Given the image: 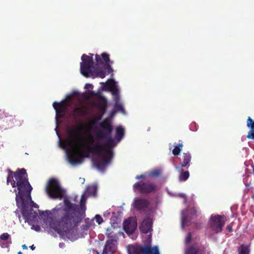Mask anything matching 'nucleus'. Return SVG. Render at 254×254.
<instances>
[{
  "label": "nucleus",
  "mask_w": 254,
  "mask_h": 254,
  "mask_svg": "<svg viewBox=\"0 0 254 254\" xmlns=\"http://www.w3.org/2000/svg\"><path fill=\"white\" fill-rule=\"evenodd\" d=\"M97 187L94 185L88 186L86 189L85 193L88 196H96L97 193Z\"/></svg>",
  "instance_id": "b1692460"
},
{
  "label": "nucleus",
  "mask_w": 254,
  "mask_h": 254,
  "mask_svg": "<svg viewBox=\"0 0 254 254\" xmlns=\"http://www.w3.org/2000/svg\"><path fill=\"white\" fill-rule=\"evenodd\" d=\"M182 226L184 227L185 226H188L190 224V221L188 220L187 218L185 216L182 217Z\"/></svg>",
  "instance_id": "c756f323"
},
{
  "label": "nucleus",
  "mask_w": 254,
  "mask_h": 254,
  "mask_svg": "<svg viewBox=\"0 0 254 254\" xmlns=\"http://www.w3.org/2000/svg\"><path fill=\"white\" fill-rule=\"evenodd\" d=\"M85 195L81 196L80 206L65 199L64 205L57 209L58 219L50 223V227L60 235L70 234L85 217Z\"/></svg>",
  "instance_id": "f257e3e1"
},
{
  "label": "nucleus",
  "mask_w": 254,
  "mask_h": 254,
  "mask_svg": "<svg viewBox=\"0 0 254 254\" xmlns=\"http://www.w3.org/2000/svg\"><path fill=\"white\" fill-rule=\"evenodd\" d=\"M6 171L8 173L7 184L10 183L12 188L17 187L18 191L14 190L15 200L17 205L19 204L21 205L23 216L27 222L35 220L38 216L37 213L32 207L27 205L25 201V198H31V192L32 190L28 181L26 170L24 168L17 169L14 172L8 168Z\"/></svg>",
  "instance_id": "f03ea898"
},
{
  "label": "nucleus",
  "mask_w": 254,
  "mask_h": 254,
  "mask_svg": "<svg viewBox=\"0 0 254 254\" xmlns=\"http://www.w3.org/2000/svg\"><path fill=\"white\" fill-rule=\"evenodd\" d=\"M22 248L23 249H28L27 246L25 244H24L22 246Z\"/></svg>",
  "instance_id": "a18cd8bd"
},
{
  "label": "nucleus",
  "mask_w": 254,
  "mask_h": 254,
  "mask_svg": "<svg viewBox=\"0 0 254 254\" xmlns=\"http://www.w3.org/2000/svg\"><path fill=\"white\" fill-rule=\"evenodd\" d=\"M82 127L81 126L77 125L73 128H69L67 129V133L68 135V139H66L65 142L67 145L70 143H74L79 149L80 152L78 154L82 155V151H86V145H89V142L87 140H84L83 138V133L82 132ZM72 151L71 152H72ZM75 152V151H74ZM71 154L68 156V158Z\"/></svg>",
  "instance_id": "20e7f679"
},
{
  "label": "nucleus",
  "mask_w": 254,
  "mask_h": 254,
  "mask_svg": "<svg viewBox=\"0 0 254 254\" xmlns=\"http://www.w3.org/2000/svg\"><path fill=\"white\" fill-rule=\"evenodd\" d=\"M112 94L113 96H116V95H119V90L117 88H114L112 91Z\"/></svg>",
  "instance_id": "e433bc0d"
},
{
  "label": "nucleus",
  "mask_w": 254,
  "mask_h": 254,
  "mask_svg": "<svg viewBox=\"0 0 254 254\" xmlns=\"http://www.w3.org/2000/svg\"><path fill=\"white\" fill-rule=\"evenodd\" d=\"M149 201L145 198H136L134 200L133 206L138 210L144 211L149 206Z\"/></svg>",
  "instance_id": "4468645a"
},
{
  "label": "nucleus",
  "mask_w": 254,
  "mask_h": 254,
  "mask_svg": "<svg viewBox=\"0 0 254 254\" xmlns=\"http://www.w3.org/2000/svg\"><path fill=\"white\" fill-rule=\"evenodd\" d=\"M161 174V171L158 169L154 170L152 171H151L149 173L150 176H153V177H158L160 176Z\"/></svg>",
  "instance_id": "7c9ffc66"
},
{
  "label": "nucleus",
  "mask_w": 254,
  "mask_h": 254,
  "mask_svg": "<svg viewBox=\"0 0 254 254\" xmlns=\"http://www.w3.org/2000/svg\"><path fill=\"white\" fill-rule=\"evenodd\" d=\"M100 127L102 129L97 133V137L98 138H103L107 136L111 135L113 130V127L110 120L106 119L103 121L100 124Z\"/></svg>",
  "instance_id": "1a4fd4ad"
},
{
  "label": "nucleus",
  "mask_w": 254,
  "mask_h": 254,
  "mask_svg": "<svg viewBox=\"0 0 254 254\" xmlns=\"http://www.w3.org/2000/svg\"><path fill=\"white\" fill-rule=\"evenodd\" d=\"M93 65L80 66V72L86 77H89L94 75V70Z\"/></svg>",
  "instance_id": "a211bd4d"
},
{
  "label": "nucleus",
  "mask_w": 254,
  "mask_h": 254,
  "mask_svg": "<svg viewBox=\"0 0 254 254\" xmlns=\"http://www.w3.org/2000/svg\"><path fill=\"white\" fill-rule=\"evenodd\" d=\"M129 254H159L158 247L154 246L152 248L150 246H132Z\"/></svg>",
  "instance_id": "6e6552de"
},
{
  "label": "nucleus",
  "mask_w": 254,
  "mask_h": 254,
  "mask_svg": "<svg viewBox=\"0 0 254 254\" xmlns=\"http://www.w3.org/2000/svg\"><path fill=\"white\" fill-rule=\"evenodd\" d=\"M88 139H89V140L90 141V142H94L93 137V136L91 134H89V137H88Z\"/></svg>",
  "instance_id": "37998d69"
},
{
  "label": "nucleus",
  "mask_w": 254,
  "mask_h": 254,
  "mask_svg": "<svg viewBox=\"0 0 254 254\" xmlns=\"http://www.w3.org/2000/svg\"><path fill=\"white\" fill-rule=\"evenodd\" d=\"M105 65L106 66V67H105V72H108V74H110V73H111L113 72V69H112V68L111 67V66L109 64H105Z\"/></svg>",
  "instance_id": "2f4dec72"
},
{
  "label": "nucleus",
  "mask_w": 254,
  "mask_h": 254,
  "mask_svg": "<svg viewBox=\"0 0 254 254\" xmlns=\"http://www.w3.org/2000/svg\"><path fill=\"white\" fill-rule=\"evenodd\" d=\"M205 248L201 245L194 244L188 247L185 250V254H205Z\"/></svg>",
  "instance_id": "f8f14e48"
},
{
  "label": "nucleus",
  "mask_w": 254,
  "mask_h": 254,
  "mask_svg": "<svg viewBox=\"0 0 254 254\" xmlns=\"http://www.w3.org/2000/svg\"><path fill=\"white\" fill-rule=\"evenodd\" d=\"M226 221V218L224 215H212L209 221L210 227L214 232L218 233L222 231Z\"/></svg>",
  "instance_id": "0eeeda50"
},
{
  "label": "nucleus",
  "mask_w": 254,
  "mask_h": 254,
  "mask_svg": "<svg viewBox=\"0 0 254 254\" xmlns=\"http://www.w3.org/2000/svg\"><path fill=\"white\" fill-rule=\"evenodd\" d=\"M57 133L58 135L59 136H60V135H59V132H57Z\"/></svg>",
  "instance_id": "3c124183"
},
{
  "label": "nucleus",
  "mask_w": 254,
  "mask_h": 254,
  "mask_svg": "<svg viewBox=\"0 0 254 254\" xmlns=\"http://www.w3.org/2000/svg\"><path fill=\"white\" fill-rule=\"evenodd\" d=\"M250 252L249 246L242 245L238 249L239 254H249Z\"/></svg>",
  "instance_id": "bb28decb"
},
{
  "label": "nucleus",
  "mask_w": 254,
  "mask_h": 254,
  "mask_svg": "<svg viewBox=\"0 0 254 254\" xmlns=\"http://www.w3.org/2000/svg\"><path fill=\"white\" fill-rule=\"evenodd\" d=\"M10 235L7 233H4L0 236V239L3 241H6L9 238Z\"/></svg>",
  "instance_id": "473e14b6"
},
{
  "label": "nucleus",
  "mask_w": 254,
  "mask_h": 254,
  "mask_svg": "<svg viewBox=\"0 0 254 254\" xmlns=\"http://www.w3.org/2000/svg\"><path fill=\"white\" fill-rule=\"evenodd\" d=\"M93 124H94V123H90V125H93Z\"/></svg>",
  "instance_id": "8fccbe9b"
},
{
  "label": "nucleus",
  "mask_w": 254,
  "mask_h": 254,
  "mask_svg": "<svg viewBox=\"0 0 254 254\" xmlns=\"http://www.w3.org/2000/svg\"><path fill=\"white\" fill-rule=\"evenodd\" d=\"M17 254H22V253L20 251H19V252H18Z\"/></svg>",
  "instance_id": "09e8293b"
},
{
  "label": "nucleus",
  "mask_w": 254,
  "mask_h": 254,
  "mask_svg": "<svg viewBox=\"0 0 254 254\" xmlns=\"http://www.w3.org/2000/svg\"><path fill=\"white\" fill-rule=\"evenodd\" d=\"M34 206L35 207V208H37L38 207V205L36 204H35V205H34Z\"/></svg>",
  "instance_id": "49530a36"
},
{
  "label": "nucleus",
  "mask_w": 254,
  "mask_h": 254,
  "mask_svg": "<svg viewBox=\"0 0 254 254\" xmlns=\"http://www.w3.org/2000/svg\"><path fill=\"white\" fill-rule=\"evenodd\" d=\"M133 188L134 190H138L140 193L142 194L155 193L158 190L157 185L150 182H136L133 185Z\"/></svg>",
  "instance_id": "423d86ee"
},
{
  "label": "nucleus",
  "mask_w": 254,
  "mask_h": 254,
  "mask_svg": "<svg viewBox=\"0 0 254 254\" xmlns=\"http://www.w3.org/2000/svg\"><path fill=\"white\" fill-rule=\"evenodd\" d=\"M192 237L191 233H189L186 238V244H190L191 241Z\"/></svg>",
  "instance_id": "72a5a7b5"
},
{
  "label": "nucleus",
  "mask_w": 254,
  "mask_h": 254,
  "mask_svg": "<svg viewBox=\"0 0 254 254\" xmlns=\"http://www.w3.org/2000/svg\"><path fill=\"white\" fill-rule=\"evenodd\" d=\"M106 73L105 71L103 70H99L96 71H94V75L92 77L93 78H95L96 77H99L101 78H103L105 77Z\"/></svg>",
  "instance_id": "c85d7f7f"
},
{
  "label": "nucleus",
  "mask_w": 254,
  "mask_h": 254,
  "mask_svg": "<svg viewBox=\"0 0 254 254\" xmlns=\"http://www.w3.org/2000/svg\"><path fill=\"white\" fill-rule=\"evenodd\" d=\"M252 168H253V171L254 172V165L252 166Z\"/></svg>",
  "instance_id": "de8ad7c7"
},
{
  "label": "nucleus",
  "mask_w": 254,
  "mask_h": 254,
  "mask_svg": "<svg viewBox=\"0 0 254 254\" xmlns=\"http://www.w3.org/2000/svg\"><path fill=\"white\" fill-rule=\"evenodd\" d=\"M191 213L193 214V215H196L197 211L194 208H192L190 209Z\"/></svg>",
  "instance_id": "a19ab883"
},
{
  "label": "nucleus",
  "mask_w": 254,
  "mask_h": 254,
  "mask_svg": "<svg viewBox=\"0 0 254 254\" xmlns=\"http://www.w3.org/2000/svg\"><path fill=\"white\" fill-rule=\"evenodd\" d=\"M145 178V175L142 174L140 175H137L135 177V179L137 180L139 179H144Z\"/></svg>",
  "instance_id": "58836bf2"
},
{
  "label": "nucleus",
  "mask_w": 254,
  "mask_h": 254,
  "mask_svg": "<svg viewBox=\"0 0 254 254\" xmlns=\"http://www.w3.org/2000/svg\"><path fill=\"white\" fill-rule=\"evenodd\" d=\"M46 191L49 196L52 198L62 199L64 193L58 181L55 178L49 180L46 187Z\"/></svg>",
  "instance_id": "39448f33"
},
{
  "label": "nucleus",
  "mask_w": 254,
  "mask_h": 254,
  "mask_svg": "<svg viewBox=\"0 0 254 254\" xmlns=\"http://www.w3.org/2000/svg\"><path fill=\"white\" fill-rule=\"evenodd\" d=\"M247 126L250 129L247 137L254 140V121L250 117L247 119Z\"/></svg>",
  "instance_id": "412c9836"
},
{
  "label": "nucleus",
  "mask_w": 254,
  "mask_h": 254,
  "mask_svg": "<svg viewBox=\"0 0 254 254\" xmlns=\"http://www.w3.org/2000/svg\"><path fill=\"white\" fill-rule=\"evenodd\" d=\"M226 229L229 232H231L233 231L232 226L231 225H229L227 226Z\"/></svg>",
  "instance_id": "ea45409f"
},
{
  "label": "nucleus",
  "mask_w": 254,
  "mask_h": 254,
  "mask_svg": "<svg viewBox=\"0 0 254 254\" xmlns=\"http://www.w3.org/2000/svg\"><path fill=\"white\" fill-rule=\"evenodd\" d=\"M124 230L128 234L134 233L137 227V222L131 218L126 220L124 222Z\"/></svg>",
  "instance_id": "ddd939ff"
},
{
  "label": "nucleus",
  "mask_w": 254,
  "mask_h": 254,
  "mask_svg": "<svg viewBox=\"0 0 254 254\" xmlns=\"http://www.w3.org/2000/svg\"><path fill=\"white\" fill-rule=\"evenodd\" d=\"M93 87V86L91 84H86L85 85V88L88 89V88H92Z\"/></svg>",
  "instance_id": "79ce46f5"
},
{
  "label": "nucleus",
  "mask_w": 254,
  "mask_h": 254,
  "mask_svg": "<svg viewBox=\"0 0 254 254\" xmlns=\"http://www.w3.org/2000/svg\"><path fill=\"white\" fill-rule=\"evenodd\" d=\"M117 250V246L113 239L109 240L106 242L102 254H113Z\"/></svg>",
  "instance_id": "dca6fc26"
},
{
  "label": "nucleus",
  "mask_w": 254,
  "mask_h": 254,
  "mask_svg": "<svg viewBox=\"0 0 254 254\" xmlns=\"http://www.w3.org/2000/svg\"><path fill=\"white\" fill-rule=\"evenodd\" d=\"M115 108L118 111H124V108H123V106L122 105L119 104V103H115Z\"/></svg>",
  "instance_id": "c9c22d12"
},
{
  "label": "nucleus",
  "mask_w": 254,
  "mask_h": 254,
  "mask_svg": "<svg viewBox=\"0 0 254 254\" xmlns=\"http://www.w3.org/2000/svg\"><path fill=\"white\" fill-rule=\"evenodd\" d=\"M95 219L96 220V222L99 224H100L103 221V219L101 217V216L98 214L96 215Z\"/></svg>",
  "instance_id": "f704fd0d"
},
{
  "label": "nucleus",
  "mask_w": 254,
  "mask_h": 254,
  "mask_svg": "<svg viewBox=\"0 0 254 254\" xmlns=\"http://www.w3.org/2000/svg\"><path fill=\"white\" fill-rule=\"evenodd\" d=\"M94 105L104 113L107 108V101L104 97H101L98 102L95 103Z\"/></svg>",
  "instance_id": "4be33fe9"
},
{
  "label": "nucleus",
  "mask_w": 254,
  "mask_h": 254,
  "mask_svg": "<svg viewBox=\"0 0 254 254\" xmlns=\"http://www.w3.org/2000/svg\"><path fill=\"white\" fill-rule=\"evenodd\" d=\"M53 106L56 111L57 118L64 117L67 108V104L64 100L60 102H54L53 103Z\"/></svg>",
  "instance_id": "9d476101"
},
{
  "label": "nucleus",
  "mask_w": 254,
  "mask_h": 254,
  "mask_svg": "<svg viewBox=\"0 0 254 254\" xmlns=\"http://www.w3.org/2000/svg\"><path fill=\"white\" fill-rule=\"evenodd\" d=\"M175 147L172 151L173 154L175 155H178L182 150L183 144L182 141L179 140L178 143H175Z\"/></svg>",
  "instance_id": "393cba45"
},
{
  "label": "nucleus",
  "mask_w": 254,
  "mask_h": 254,
  "mask_svg": "<svg viewBox=\"0 0 254 254\" xmlns=\"http://www.w3.org/2000/svg\"><path fill=\"white\" fill-rule=\"evenodd\" d=\"M120 99V95H116V96H114V100L115 103H118L119 102Z\"/></svg>",
  "instance_id": "4c0bfd02"
},
{
  "label": "nucleus",
  "mask_w": 254,
  "mask_h": 254,
  "mask_svg": "<svg viewBox=\"0 0 254 254\" xmlns=\"http://www.w3.org/2000/svg\"><path fill=\"white\" fill-rule=\"evenodd\" d=\"M190 176V173L188 171H184L182 169V172H181L179 175V180L181 181H186Z\"/></svg>",
  "instance_id": "cd10ccee"
},
{
  "label": "nucleus",
  "mask_w": 254,
  "mask_h": 254,
  "mask_svg": "<svg viewBox=\"0 0 254 254\" xmlns=\"http://www.w3.org/2000/svg\"><path fill=\"white\" fill-rule=\"evenodd\" d=\"M81 60L82 62L80 63V66L94 65V63L92 56L90 57L85 54H83L81 57Z\"/></svg>",
  "instance_id": "5701e85b"
},
{
  "label": "nucleus",
  "mask_w": 254,
  "mask_h": 254,
  "mask_svg": "<svg viewBox=\"0 0 254 254\" xmlns=\"http://www.w3.org/2000/svg\"><path fill=\"white\" fill-rule=\"evenodd\" d=\"M87 114V108L84 107H76L73 111L72 114L75 119H79L83 117Z\"/></svg>",
  "instance_id": "6ab92c4d"
},
{
  "label": "nucleus",
  "mask_w": 254,
  "mask_h": 254,
  "mask_svg": "<svg viewBox=\"0 0 254 254\" xmlns=\"http://www.w3.org/2000/svg\"><path fill=\"white\" fill-rule=\"evenodd\" d=\"M102 59L100 56L97 54L95 55V61L98 65H105L108 64L113 63L112 61H110L109 55L106 53H103L101 55Z\"/></svg>",
  "instance_id": "f3484780"
},
{
  "label": "nucleus",
  "mask_w": 254,
  "mask_h": 254,
  "mask_svg": "<svg viewBox=\"0 0 254 254\" xmlns=\"http://www.w3.org/2000/svg\"><path fill=\"white\" fill-rule=\"evenodd\" d=\"M191 156L190 153H184L183 154L182 161L181 163V167L177 168L180 169L181 167H187L188 168L190 166V162L191 161Z\"/></svg>",
  "instance_id": "aec40b11"
},
{
  "label": "nucleus",
  "mask_w": 254,
  "mask_h": 254,
  "mask_svg": "<svg viewBox=\"0 0 254 254\" xmlns=\"http://www.w3.org/2000/svg\"><path fill=\"white\" fill-rule=\"evenodd\" d=\"M15 121V117L8 115L3 111H0V125L3 127H11Z\"/></svg>",
  "instance_id": "9b49d317"
},
{
  "label": "nucleus",
  "mask_w": 254,
  "mask_h": 254,
  "mask_svg": "<svg viewBox=\"0 0 254 254\" xmlns=\"http://www.w3.org/2000/svg\"><path fill=\"white\" fill-rule=\"evenodd\" d=\"M30 248L31 250H34L35 249V247L34 246V245H32V246H30L29 247Z\"/></svg>",
  "instance_id": "c03bdc74"
},
{
  "label": "nucleus",
  "mask_w": 254,
  "mask_h": 254,
  "mask_svg": "<svg viewBox=\"0 0 254 254\" xmlns=\"http://www.w3.org/2000/svg\"><path fill=\"white\" fill-rule=\"evenodd\" d=\"M152 226V221L151 218H147L144 219L139 226V229L141 232L144 234H147L151 231Z\"/></svg>",
  "instance_id": "2eb2a0df"
},
{
  "label": "nucleus",
  "mask_w": 254,
  "mask_h": 254,
  "mask_svg": "<svg viewBox=\"0 0 254 254\" xmlns=\"http://www.w3.org/2000/svg\"><path fill=\"white\" fill-rule=\"evenodd\" d=\"M105 138L107 139L106 143H98L93 146L86 145V150L82 151V155L73 151L69 157V162L72 165L81 164L83 157H88L90 153H93L99 156L93 160L94 165L98 170L104 171L112 159L113 152L112 148L115 146L114 140L111 135Z\"/></svg>",
  "instance_id": "7ed1b4c3"
},
{
  "label": "nucleus",
  "mask_w": 254,
  "mask_h": 254,
  "mask_svg": "<svg viewBox=\"0 0 254 254\" xmlns=\"http://www.w3.org/2000/svg\"><path fill=\"white\" fill-rule=\"evenodd\" d=\"M116 138L120 141L124 135V129L121 127H118L116 128Z\"/></svg>",
  "instance_id": "a878e982"
}]
</instances>
